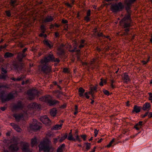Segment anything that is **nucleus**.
I'll return each mask as SVG.
<instances>
[{
	"instance_id": "1",
	"label": "nucleus",
	"mask_w": 152,
	"mask_h": 152,
	"mask_svg": "<svg viewBox=\"0 0 152 152\" xmlns=\"http://www.w3.org/2000/svg\"><path fill=\"white\" fill-rule=\"evenodd\" d=\"M13 98L14 95L11 93H9L7 95L4 91H0V99L3 103L9 101Z\"/></svg>"
},
{
	"instance_id": "2",
	"label": "nucleus",
	"mask_w": 152,
	"mask_h": 152,
	"mask_svg": "<svg viewBox=\"0 0 152 152\" xmlns=\"http://www.w3.org/2000/svg\"><path fill=\"white\" fill-rule=\"evenodd\" d=\"M39 151H43L45 152H49L50 149L49 141H44L40 142L39 145Z\"/></svg>"
},
{
	"instance_id": "3",
	"label": "nucleus",
	"mask_w": 152,
	"mask_h": 152,
	"mask_svg": "<svg viewBox=\"0 0 152 152\" xmlns=\"http://www.w3.org/2000/svg\"><path fill=\"white\" fill-rule=\"evenodd\" d=\"M123 8L122 3L120 2L112 4L110 6V10L113 13H117L121 11Z\"/></svg>"
},
{
	"instance_id": "4",
	"label": "nucleus",
	"mask_w": 152,
	"mask_h": 152,
	"mask_svg": "<svg viewBox=\"0 0 152 152\" xmlns=\"http://www.w3.org/2000/svg\"><path fill=\"white\" fill-rule=\"evenodd\" d=\"M131 22L125 21L123 25V28H124L121 36L127 35L129 34V27L131 26Z\"/></svg>"
},
{
	"instance_id": "5",
	"label": "nucleus",
	"mask_w": 152,
	"mask_h": 152,
	"mask_svg": "<svg viewBox=\"0 0 152 152\" xmlns=\"http://www.w3.org/2000/svg\"><path fill=\"white\" fill-rule=\"evenodd\" d=\"M54 58V56L52 53H49L47 56L45 57L44 59L41 61V64H46L50 61H53Z\"/></svg>"
},
{
	"instance_id": "6",
	"label": "nucleus",
	"mask_w": 152,
	"mask_h": 152,
	"mask_svg": "<svg viewBox=\"0 0 152 152\" xmlns=\"http://www.w3.org/2000/svg\"><path fill=\"white\" fill-rule=\"evenodd\" d=\"M41 71L46 74H49L51 71V67L48 64H41Z\"/></svg>"
},
{
	"instance_id": "7",
	"label": "nucleus",
	"mask_w": 152,
	"mask_h": 152,
	"mask_svg": "<svg viewBox=\"0 0 152 152\" xmlns=\"http://www.w3.org/2000/svg\"><path fill=\"white\" fill-rule=\"evenodd\" d=\"M32 123L30 125L31 129L34 130H37L41 128L40 123L37 122L36 119L33 120Z\"/></svg>"
},
{
	"instance_id": "8",
	"label": "nucleus",
	"mask_w": 152,
	"mask_h": 152,
	"mask_svg": "<svg viewBox=\"0 0 152 152\" xmlns=\"http://www.w3.org/2000/svg\"><path fill=\"white\" fill-rule=\"evenodd\" d=\"M38 94L39 92L37 90H30L27 91V94L30 100L33 99L35 96H38Z\"/></svg>"
},
{
	"instance_id": "9",
	"label": "nucleus",
	"mask_w": 152,
	"mask_h": 152,
	"mask_svg": "<svg viewBox=\"0 0 152 152\" xmlns=\"http://www.w3.org/2000/svg\"><path fill=\"white\" fill-rule=\"evenodd\" d=\"M41 121L44 124L47 125H50L51 122L50 120L48 118L47 115L42 116L40 118Z\"/></svg>"
},
{
	"instance_id": "10",
	"label": "nucleus",
	"mask_w": 152,
	"mask_h": 152,
	"mask_svg": "<svg viewBox=\"0 0 152 152\" xmlns=\"http://www.w3.org/2000/svg\"><path fill=\"white\" fill-rule=\"evenodd\" d=\"M136 0H125V2L126 4V10L128 13H131L130 10V7L132 4Z\"/></svg>"
},
{
	"instance_id": "11",
	"label": "nucleus",
	"mask_w": 152,
	"mask_h": 152,
	"mask_svg": "<svg viewBox=\"0 0 152 152\" xmlns=\"http://www.w3.org/2000/svg\"><path fill=\"white\" fill-rule=\"evenodd\" d=\"M12 116L15 118L17 121H19L23 119V114L22 113H15L13 114Z\"/></svg>"
},
{
	"instance_id": "12",
	"label": "nucleus",
	"mask_w": 152,
	"mask_h": 152,
	"mask_svg": "<svg viewBox=\"0 0 152 152\" xmlns=\"http://www.w3.org/2000/svg\"><path fill=\"white\" fill-rule=\"evenodd\" d=\"M29 145L28 143L24 142L23 143L21 150L24 152H29L30 150L29 148Z\"/></svg>"
},
{
	"instance_id": "13",
	"label": "nucleus",
	"mask_w": 152,
	"mask_h": 152,
	"mask_svg": "<svg viewBox=\"0 0 152 152\" xmlns=\"http://www.w3.org/2000/svg\"><path fill=\"white\" fill-rule=\"evenodd\" d=\"M122 79L123 82L127 83L130 81V79L127 73H125L122 75Z\"/></svg>"
},
{
	"instance_id": "14",
	"label": "nucleus",
	"mask_w": 152,
	"mask_h": 152,
	"mask_svg": "<svg viewBox=\"0 0 152 152\" xmlns=\"http://www.w3.org/2000/svg\"><path fill=\"white\" fill-rule=\"evenodd\" d=\"M23 107V106L21 101L18 102L16 104L13 106V107L15 109H22Z\"/></svg>"
},
{
	"instance_id": "15",
	"label": "nucleus",
	"mask_w": 152,
	"mask_h": 152,
	"mask_svg": "<svg viewBox=\"0 0 152 152\" xmlns=\"http://www.w3.org/2000/svg\"><path fill=\"white\" fill-rule=\"evenodd\" d=\"M43 42L45 45L49 47L50 48H53V44L51 41L47 39H45L43 41Z\"/></svg>"
},
{
	"instance_id": "16",
	"label": "nucleus",
	"mask_w": 152,
	"mask_h": 152,
	"mask_svg": "<svg viewBox=\"0 0 152 152\" xmlns=\"http://www.w3.org/2000/svg\"><path fill=\"white\" fill-rule=\"evenodd\" d=\"M23 64L18 63L15 64L14 65V67L15 69L17 70V71H20L23 68Z\"/></svg>"
},
{
	"instance_id": "17",
	"label": "nucleus",
	"mask_w": 152,
	"mask_h": 152,
	"mask_svg": "<svg viewBox=\"0 0 152 152\" xmlns=\"http://www.w3.org/2000/svg\"><path fill=\"white\" fill-rule=\"evenodd\" d=\"M17 144V143L11 144L9 147L10 149L12 151H17L19 149Z\"/></svg>"
},
{
	"instance_id": "18",
	"label": "nucleus",
	"mask_w": 152,
	"mask_h": 152,
	"mask_svg": "<svg viewBox=\"0 0 152 152\" xmlns=\"http://www.w3.org/2000/svg\"><path fill=\"white\" fill-rule=\"evenodd\" d=\"M142 107L141 106H137L136 105H134L133 107V109L132 110V113H138L140 111Z\"/></svg>"
},
{
	"instance_id": "19",
	"label": "nucleus",
	"mask_w": 152,
	"mask_h": 152,
	"mask_svg": "<svg viewBox=\"0 0 152 152\" xmlns=\"http://www.w3.org/2000/svg\"><path fill=\"white\" fill-rule=\"evenodd\" d=\"M26 54H23L21 52H19L18 53L17 58L18 60L20 62L22 61V59L24 57H26Z\"/></svg>"
},
{
	"instance_id": "20",
	"label": "nucleus",
	"mask_w": 152,
	"mask_h": 152,
	"mask_svg": "<svg viewBox=\"0 0 152 152\" xmlns=\"http://www.w3.org/2000/svg\"><path fill=\"white\" fill-rule=\"evenodd\" d=\"M53 20V18L51 16H47L43 20V23L50 22Z\"/></svg>"
},
{
	"instance_id": "21",
	"label": "nucleus",
	"mask_w": 152,
	"mask_h": 152,
	"mask_svg": "<svg viewBox=\"0 0 152 152\" xmlns=\"http://www.w3.org/2000/svg\"><path fill=\"white\" fill-rule=\"evenodd\" d=\"M151 106L150 105V103L146 102L143 104L142 109L144 111L149 110L151 109Z\"/></svg>"
},
{
	"instance_id": "22",
	"label": "nucleus",
	"mask_w": 152,
	"mask_h": 152,
	"mask_svg": "<svg viewBox=\"0 0 152 152\" xmlns=\"http://www.w3.org/2000/svg\"><path fill=\"white\" fill-rule=\"evenodd\" d=\"M142 121H140L138 123L136 124L134 128L137 130H139L141 128L143 125L145 124Z\"/></svg>"
},
{
	"instance_id": "23",
	"label": "nucleus",
	"mask_w": 152,
	"mask_h": 152,
	"mask_svg": "<svg viewBox=\"0 0 152 152\" xmlns=\"http://www.w3.org/2000/svg\"><path fill=\"white\" fill-rule=\"evenodd\" d=\"M51 98L49 95H48L46 96H44L42 97L41 99L43 101L46 102L48 103H49L50 101Z\"/></svg>"
},
{
	"instance_id": "24",
	"label": "nucleus",
	"mask_w": 152,
	"mask_h": 152,
	"mask_svg": "<svg viewBox=\"0 0 152 152\" xmlns=\"http://www.w3.org/2000/svg\"><path fill=\"white\" fill-rule=\"evenodd\" d=\"M10 125L16 131L20 132L21 129L18 125L14 123H11Z\"/></svg>"
},
{
	"instance_id": "25",
	"label": "nucleus",
	"mask_w": 152,
	"mask_h": 152,
	"mask_svg": "<svg viewBox=\"0 0 152 152\" xmlns=\"http://www.w3.org/2000/svg\"><path fill=\"white\" fill-rule=\"evenodd\" d=\"M130 13H128V14L125 16L122 20V21L131 22V20L130 18Z\"/></svg>"
},
{
	"instance_id": "26",
	"label": "nucleus",
	"mask_w": 152,
	"mask_h": 152,
	"mask_svg": "<svg viewBox=\"0 0 152 152\" xmlns=\"http://www.w3.org/2000/svg\"><path fill=\"white\" fill-rule=\"evenodd\" d=\"M65 144H63L60 145L58 148L57 152H63L65 150Z\"/></svg>"
},
{
	"instance_id": "27",
	"label": "nucleus",
	"mask_w": 152,
	"mask_h": 152,
	"mask_svg": "<svg viewBox=\"0 0 152 152\" xmlns=\"http://www.w3.org/2000/svg\"><path fill=\"white\" fill-rule=\"evenodd\" d=\"M85 90L82 87H80L78 89L79 94L80 97H83L84 96L83 94L85 92Z\"/></svg>"
},
{
	"instance_id": "28",
	"label": "nucleus",
	"mask_w": 152,
	"mask_h": 152,
	"mask_svg": "<svg viewBox=\"0 0 152 152\" xmlns=\"http://www.w3.org/2000/svg\"><path fill=\"white\" fill-rule=\"evenodd\" d=\"M57 110L55 108L51 109L50 112V115L53 117H54L57 113Z\"/></svg>"
},
{
	"instance_id": "29",
	"label": "nucleus",
	"mask_w": 152,
	"mask_h": 152,
	"mask_svg": "<svg viewBox=\"0 0 152 152\" xmlns=\"http://www.w3.org/2000/svg\"><path fill=\"white\" fill-rule=\"evenodd\" d=\"M37 145V140L36 138H33L31 140V145L32 147Z\"/></svg>"
},
{
	"instance_id": "30",
	"label": "nucleus",
	"mask_w": 152,
	"mask_h": 152,
	"mask_svg": "<svg viewBox=\"0 0 152 152\" xmlns=\"http://www.w3.org/2000/svg\"><path fill=\"white\" fill-rule=\"evenodd\" d=\"M67 139L68 140L70 141H75V138L73 137L72 134L71 132H70L69 133L68 136L67 137Z\"/></svg>"
},
{
	"instance_id": "31",
	"label": "nucleus",
	"mask_w": 152,
	"mask_h": 152,
	"mask_svg": "<svg viewBox=\"0 0 152 152\" xmlns=\"http://www.w3.org/2000/svg\"><path fill=\"white\" fill-rule=\"evenodd\" d=\"M13 56L14 54L13 53L7 52L6 53L4 54V57L6 58L12 57Z\"/></svg>"
},
{
	"instance_id": "32",
	"label": "nucleus",
	"mask_w": 152,
	"mask_h": 152,
	"mask_svg": "<svg viewBox=\"0 0 152 152\" xmlns=\"http://www.w3.org/2000/svg\"><path fill=\"white\" fill-rule=\"evenodd\" d=\"M64 53V50L62 48L59 47L58 49L57 53L59 55H63Z\"/></svg>"
},
{
	"instance_id": "33",
	"label": "nucleus",
	"mask_w": 152,
	"mask_h": 152,
	"mask_svg": "<svg viewBox=\"0 0 152 152\" xmlns=\"http://www.w3.org/2000/svg\"><path fill=\"white\" fill-rule=\"evenodd\" d=\"M58 101L57 100H52L51 99L48 104L50 106H52L57 104L58 103Z\"/></svg>"
},
{
	"instance_id": "34",
	"label": "nucleus",
	"mask_w": 152,
	"mask_h": 152,
	"mask_svg": "<svg viewBox=\"0 0 152 152\" xmlns=\"http://www.w3.org/2000/svg\"><path fill=\"white\" fill-rule=\"evenodd\" d=\"M68 134L67 133H66L59 140V142H63L65 139L67 138Z\"/></svg>"
},
{
	"instance_id": "35",
	"label": "nucleus",
	"mask_w": 152,
	"mask_h": 152,
	"mask_svg": "<svg viewBox=\"0 0 152 152\" xmlns=\"http://www.w3.org/2000/svg\"><path fill=\"white\" fill-rule=\"evenodd\" d=\"M86 145V151H87L90 149L91 147V144L90 143L87 142L85 143Z\"/></svg>"
},
{
	"instance_id": "36",
	"label": "nucleus",
	"mask_w": 152,
	"mask_h": 152,
	"mask_svg": "<svg viewBox=\"0 0 152 152\" xmlns=\"http://www.w3.org/2000/svg\"><path fill=\"white\" fill-rule=\"evenodd\" d=\"M7 75H5L4 74H0V79H3L4 80H6L7 78Z\"/></svg>"
},
{
	"instance_id": "37",
	"label": "nucleus",
	"mask_w": 152,
	"mask_h": 152,
	"mask_svg": "<svg viewBox=\"0 0 152 152\" xmlns=\"http://www.w3.org/2000/svg\"><path fill=\"white\" fill-rule=\"evenodd\" d=\"M36 103H33L29 104L28 106V107L29 108H31L34 109V107L35 105H36Z\"/></svg>"
},
{
	"instance_id": "38",
	"label": "nucleus",
	"mask_w": 152,
	"mask_h": 152,
	"mask_svg": "<svg viewBox=\"0 0 152 152\" xmlns=\"http://www.w3.org/2000/svg\"><path fill=\"white\" fill-rule=\"evenodd\" d=\"M62 125L61 124L56 125L54 126L53 129L55 130L60 129L62 126Z\"/></svg>"
},
{
	"instance_id": "39",
	"label": "nucleus",
	"mask_w": 152,
	"mask_h": 152,
	"mask_svg": "<svg viewBox=\"0 0 152 152\" xmlns=\"http://www.w3.org/2000/svg\"><path fill=\"white\" fill-rule=\"evenodd\" d=\"M40 29L41 30L42 32L44 33L46 30L45 26L43 25H42L40 27Z\"/></svg>"
},
{
	"instance_id": "40",
	"label": "nucleus",
	"mask_w": 152,
	"mask_h": 152,
	"mask_svg": "<svg viewBox=\"0 0 152 152\" xmlns=\"http://www.w3.org/2000/svg\"><path fill=\"white\" fill-rule=\"evenodd\" d=\"M41 105L39 104L36 103V105L35 106L34 109L39 110L41 108Z\"/></svg>"
},
{
	"instance_id": "41",
	"label": "nucleus",
	"mask_w": 152,
	"mask_h": 152,
	"mask_svg": "<svg viewBox=\"0 0 152 152\" xmlns=\"http://www.w3.org/2000/svg\"><path fill=\"white\" fill-rule=\"evenodd\" d=\"M17 0H10V4L11 5H13V4H16Z\"/></svg>"
},
{
	"instance_id": "42",
	"label": "nucleus",
	"mask_w": 152,
	"mask_h": 152,
	"mask_svg": "<svg viewBox=\"0 0 152 152\" xmlns=\"http://www.w3.org/2000/svg\"><path fill=\"white\" fill-rule=\"evenodd\" d=\"M6 15L8 17H10L11 16V11L10 10H7L5 11Z\"/></svg>"
},
{
	"instance_id": "43",
	"label": "nucleus",
	"mask_w": 152,
	"mask_h": 152,
	"mask_svg": "<svg viewBox=\"0 0 152 152\" xmlns=\"http://www.w3.org/2000/svg\"><path fill=\"white\" fill-rule=\"evenodd\" d=\"M114 83V81L113 80H110V85L111 87L114 88L115 87V86L114 85H113V83Z\"/></svg>"
},
{
	"instance_id": "44",
	"label": "nucleus",
	"mask_w": 152,
	"mask_h": 152,
	"mask_svg": "<svg viewBox=\"0 0 152 152\" xmlns=\"http://www.w3.org/2000/svg\"><path fill=\"white\" fill-rule=\"evenodd\" d=\"M114 139H113L112 140L110 141V143L107 146L108 148H110L112 144L114 141Z\"/></svg>"
},
{
	"instance_id": "45",
	"label": "nucleus",
	"mask_w": 152,
	"mask_h": 152,
	"mask_svg": "<svg viewBox=\"0 0 152 152\" xmlns=\"http://www.w3.org/2000/svg\"><path fill=\"white\" fill-rule=\"evenodd\" d=\"M1 70L2 71L1 74H4L7 73V71L6 69H4L3 68H2L1 69Z\"/></svg>"
},
{
	"instance_id": "46",
	"label": "nucleus",
	"mask_w": 152,
	"mask_h": 152,
	"mask_svg": "<svg viewBox=\"0 0 152 152\" xmlns=\"http://www.w3.org/2000/svg\"><path fill=\"white\" fill-rule=\"evenodd\" d=\"M103 92L104 94L107 95L108 96L110 94L109 92L107 90L104 89L103 90Z\"/></svg>"
},
{
	"instance_id": "47",
	"label": "nucleus",
	"mask_w": 152,
	"mask_h": 152,
	"mask_svg": "<svg viewBox=\"0 0 152 152\" xmlns=\"http://www.w3.org/2000/svg\"><path fill=\"white\" fill-rule=\"evenodd\" d=\"M75 137V140H76L78 141L79 142H81L82 141L81 140L79 136L78 135L76 136Z\"/></svg>"
},
{
	"instance_id": "48",
	"label": "nucleus",
	"mask_w": 152,
	"mask_h": 152,
	"mask_svg": "<svg viewBox=\"0 0 152 152\" xmlns=\"http://www.w3.org/2000/svg\"><path fill=\"white\" fill-rule=\"evenodd\" d=\"M80 136L83 140L85 141L86 140L87 136L86 134L81 135Z\"/></svg>"
},
{
	"instance_id": "49",
	"label": "nucleus",
	"mask_w": 152,
	"mask_h": 152,
	"mask_svg": "<svg viewBox=\"0 0 152 152\" xmlns=\"http://www.w3.org/2000/svg\"><path fill=\"white\" fill-rule=\"evenodd\" d=\"M84 20L86 22H88L90 20V19L89 17L86 16L84 17Z\"/></svg>"
},
{
	"instance_id": "50",
	"label": "nucleus",
	"mask_w": 152,
	"mask_h": 152,
	"mask_svg": "<svg viewBox=\"0 0 152 152\" xmlns=\"http://www.w3.org/2000/svg\"><path fill=\"white\" fill-rule=\"evenodd\" d=\"M8 88L9 87L7 85H4L2 84H0V88Z\"/></svg>"
},
{
	"instance_id": "51",
	"label": "nucleus",
	"mask_w": 152,
	"mask_h": 152,
	"mask_svg": "<svg viewBox=\"0 0 152 152\" xmlns=\"http://www.w3.org/2000/svg\"><path fill=\"white\" fill-rule=\"evenodd\" d=\"M44 33H42L40 34H39V36L40 37H43L44 38H45L47 37V35L46 34H43Z\"/></svg>"
},
{
	"instance_id": "52",
	"label": "nucleus",
	"mask_w": 152,
	"mask_h": 152,
	"mask_svg": "<svg viewBox=\"0 0 152 152\" xmlns=\"http://www.w3.org/2000/svg\"><path fill=\"white\" fill-rule=\"evenodd\" d=\"M25 77L24 76H21L20 77H18L16 79L17 81H19L23 79Z\"/></svg>"
},
{
	"instance_id": "53",
	"label": "nucleus",
	"mask_w": 152,
	"mask_h": 152,
	"mask_svg": "<svg viewBox=\"0 0 152 152\" xmlns=\"http://www.w3.org/2000/svg\"><path fill=\"white\" fill-rule=\"evenodd\" d=\"M59 137L58 136L57 137L54 138L53 139V142L54 143H56L57 142V141L59 139Z\"/></svg>"
},
{
	"instance_id": "54",
	"label": "nucleus",
	"mask_w": 152,
	"mask_h": 152,
	"mask_svg": "<svg viewBox=\"0 0 152 152\" xmlns=\"http://www.w3.org/2000/svg\"><path fill=\"white\" fill-rule=\"evenodd\" d=\"M88 93L87 92H86L84 93V96H85L87 99H89V96L88 95Z\"/></svg>"
},
{
	"instance_id": "55",
	"label": "nucleus",
	"mask_w": 152,
	"mask_h": 152,
	"mask_svg": "<svg viewBox=\"0 0 152 152\" xmlns=\"http://www.w3.org/2000/svg\"><path fill=\"white\" fill-rule=\"evenodd\" d=\"M103 81L104 79L102 78H101V81L100 82L99 84L101 86H102L103 85Z\"/></svg>"
},
{
	"instance_id": "56",
	"label": "nucleus",
	"mask_w": 152,
	"mask_h": 152,
	"mask_svg": "<svg viewBox=\"0 0 152 152\" xmlns=\"http://www.w3.org/2000/svg\"><path fill=\"white\" fill-rule=\"evenodd\" d=\"M53 61L55 62H57L58 63H59L60 62V61L58 58H55V57H54V58L53 59Z\"/></svg>"
},
{
	"instance_id": "57",
	"label": "nucleus",
	"mask_w": 152,
	"mask_h": 152,
	"mask_svg": "<svg viewBox=\"0 0 152 152\" xmlns=\"http://www.w3.org/2000/svg\"><path fill=\"white\" fill-rule=\"evenodd\" d=\"M149 94V99L150 100H152V94L151 93H148Z\"/></svg>"
},
{
	"instance_id": "58",
	"label": "nucleus",
	"mask_w": 152,
	"mask_h": 152,
	"mask_svg": "<svg viewBox=\"0 0 152 152\" xmlns=\"http://www.w3.org/2000/svg\"><path fill=\"white\" fill-rule=\"evenodd\" d=\"M65 5H66V6H67L68 7H69L70 8H71L72 7V5H71L68 2L65 3Z\"/></svg>"
},
{
	"instance_id": "59",
	"label": "nucleus",
	"mask_w": 152,
	"mask_h": 152,
	"mask_svg": "<svg viewBox=\"0 0 152 152\" xmlns=\"http://www.w3.org/2000/svg\"><path fill=\"white\" fill-rule=\"evenodd\" d=\"M149 57L148 58V59L146 61H142V62L143 63V64H146L149 61Z\"/></svg>"
},
{
	"instance_id": "60",
	"label": "nucleus",
	"mask_w": 152,
	"mask_h": 152,
	"mask_svg": "<svg viewBox=\"0 0 152 152\" xmlns=\"http://www.w3.org/2000/svg\"><path fill=\"white\" fill-rule=\"evenodd\" d=\"M91 15V10H88V11L87 12V15L86 16H90Z\"/></svg>"
},
{
	"instance_id": "61",
	"label": "nucleus",
	"mask_w": 152,
	"mask_h": 152,
	"mask_svg": "<svg viewBox=\"0 0 152 152\" xmlns=\"http://www.w3.org/2000/svg\"><path fill=\"white\" fill-rule=\"evenodd\" d=\"M96 61V59L95 58H93L91 62L90 63V64L91 65H92V64H94V63Z\"/></svg>"
},
{
	"instance_id": "62",
	"label": "nucleus",
	"mask_w": 152,
	"mask_h": 152,
	"mask_svg": "<svg viewBox=\"0 0 152 152\" xmlns=\"http://www.w3.org/2000/svg\"><path fill=\"white\" fill-rule=\"evenodd\" d=\"M63 72L64 73H68L69 71L68 69L67 68H64L63 69Z\"/></svg>"
},
{
	"instance_id": "63",
	"label": "nucleus",
	"mask_w": 152,
	"mask_h": 152,
	"mask_svg": "<svg viewBox=\"0 0 152 152\" xmlns=\"http://www.w3.org/2000/svg\"><path fill=\"white\" fill-rule=\"evenodd\" d=\"M61 22L63 23L66 24L68 23V21L66 20H65L64 19H62Z\"/></svg>"
},
{
	"instance_id": "64",
	"label": "nucleus",
	"mask_w": 152,
	"mask_h": 152,
	"mask_svg": "<svg viewBox=\"0 0 152 152\" xmlns=\"http://www.w3.org/2000/svg\"><path fill=\"white\" fill-rule=\"evenodd\" d=\"M97 89V88L96 87H93L91 88V90L93 91H96Z\"/></svg>"
}]
</instances>
